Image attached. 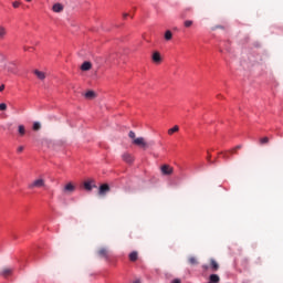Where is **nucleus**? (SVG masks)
Segmentation results:
<instances>
[{
	"label": "nucleus",
	"mask_w": 283,
	"mask_h": 283,
	"mask_svg": "<svg viewBox=\"0 0 283 283\" xmlns=\"http://www.w3.org/2000/svg\"><path fill=\"white\" fill-rule=\"evenodd\" d=\"M92 70V63L91 62H84L82 65H81V71L82 72H87Z\"/></svg>",
	"instance_id": "9b49d317"
},
{
	"label": "nucleus",
	"mask_w": 283,
	"mask_h": 283,
	"mask_svg": "<svg viewBox=\"0 0 283 283\" xmlns=\"http://www.w3.org/2000/svg\"><path fill=\"white\" fill-rule=\"evenodd\" d=\"M221 156H223V158L226 159V160H229V158H230V156H229V150L228 151H226V153H219Z\"/></svg>",
	"instance_id": "bb28decb"
},
{
	"label": "nucleus",
	"mask_w": 283,
	"mask_h": 283,
	"mask_svg": "<svg viewBox=\"0 0 283 283\" xmlns=\"http://www.w3.org/2000/svg\"><path fill=\"white\" fill-rule=\"evenodd\" d=\"M184 25H185V28H191V25H193V21L192 20H186L184 22Z\"/></svg>",
	"instance_id": "4be33fe9"
},
{
	"label": "nucleus",
	"mask_w": 283,
	"mask_h": 283,
	"mask_svg": "<svg viewBox=\"0 0 283 283\" xmlns=\"http://www.w3.org/2000/svg\"><path fill=\"white\" fill-rule=\"evenodd\" d=\"M75 191H76V186H74V184L72 182L66 184L62 189V192L66 195L74 193Z\"/></svg>",
	"instance_id": "39448f33"
},
{
	"label": "nucleus",
	"mask_w": 283,
	"mask_h": 283,
	"mask_svg": "<svg viewBox=\"0 0 283 283\" xmlns=\"http://www.w3.org/2000/svg\"><path fill=\"white\" fill-rule=\"evenodd\" d=\"M172 283H181V282H180V279H175V280L172 281Z\"/></svg>",
	"instance_id": "72a5a7b5"
},
{
	"label": "nucleus",
	"mask_w": 283,
	"mask_h": 283,
	"mask_svg": "<svg viewBox=\"0 0 283 283\" xmlns=\"http://www.w3.org/2000/svg\"><path fill=\"white\" fill-rule=\"evenodd\" d=\"M260 145H269V137H262L260 139Z\"/></svg>",
	"instance_id": "b1692460"
},
{
	"label": "nucleus",
	"mask_w": 283,
	"mask_h": 283,
	"mask_svg": "<svg viewBox=\"0 0 283 283\" xmlns=\"http://www.w3.org/2000/svg\"><path fill=\"white\" fill-rule=\"evenodd\" d=\"M123 160L125 161V163H128V164H130V163H134V157L132 156V155H129V154H124L123 155Z\"/></svg>",
	"instance_id": "ddd939ff"
},
{
	"label": "nucleus",
	"mask_w": 283,
	"mask_h": 283,
	"mask_svg": "<svg viewBox=\"0 0 283 283\" xmlns=\"http://www.w3.org/2000/svg\"><path fill=\"white\" fill-rule=\"evenodd\" d=\"M108 191H109V185L104 184L99 186V190H98L99 196H105V193H108Z\"/></svg>",
	"instance_id": "6e6552de"
},
{
	"label": "nucleus",
	"mask_w": 283,
	"mask_h": 283,
	"mask_svg": "<svg viewBox=\"0 0 283 283\" xmlns=\"http://www.w3.org/2000/svg\"><path fill=\"white\" fill-rule=\"evenodd\" d=\"M128 258H129L130 262H136V260H138V252H136V251L130 252Z\"/></svg>",
	"instance_id": "4468645a"
},
{
	"label": "nucleus",
	"mask_w": 283,
	"mask_h": 283,
	"mask_svg": "<svg viewBox=\"0 0 283 283\" xmlns=\"http://www.w3.org/2000/svg\"><path fill=\"white\" fill-rule=\"evenodd\" d=\"M180 127H178V125L174 126L172 128L168 129V134L169 136L176 134V132H179Z\"/></svg>",
	"instance_id": "6ab92c4d"
},
{
	"label": "nucleus",
	"mask_w": 283,
	"mask_h": 283,
	"mask_svg": "<svg viewBox=\"0 0 283 283\" xmlns=\"http://www.w3.org/2000/svg\"><path fill=\"white\" fill-rule=\"evenodd\" d=\"M229 154H238V150H233V148H232L229 150Z\"/></svg>",
	"instance_id": "2f4dec72"
},
{
	"label": "nucleus",
	"mask_w": 283,
	"mask_h": 283,
	"mask_svg": "<svg viewBox=\"0 0 283 283\" xmlns=\"http://www.w3.org/2000/svg\"><path fill=\"white\" fill-rule=\"evenodd\" d=\"M133 145H136L137 147H142V149L149 148V144L145 142V137H137L135 140H133Z\"/></svg>",
	"instance_id": "f03ea898"
},
{
	"label": "nucleus",
	"mask_w": 283,
	"mask_h": 283,
	"mask_svg": "<svg viewBox=\"0 0 283 283\" xmlns=\"http://www.w3.org/2000/svg\"><path fill=\"white\" fill-rule=\"evenodd\" d=\"M33 129H34V132H39V129H41V123L35 122V123L33 124Z\"/></svg>",
	"instance_id": "393cba45"
},
{
	"label": "nucleus",
	"mask_w": 283,
	"mask_h": 283,
	"mask_svg": "<svg viewBox=\"0 0 283 283\" xmlns=\"http://www.w3.org/2000/svg\"><path fill=\"white\" fill-rule=\"evenodd\" d=\"M85 98L92 101V98H96V93L94 91H88L85 93Z\"/></svg>",
	"instance_id": "f3484780"
},
{
	"label": "nucleus",
	"mask_w": 283,
	"mask_h": 283,
	"mask_svg": "<svg viewBox=\"0 0 283 283\" xmlns=\"http://www.w3.org/2000/svg\"><path fill=\"white\" fill-rule=\"evenodd\" d=\"M42 187H45V179L43 178L35 179L29 185V189H41Z\"/></svg>",
	"instance_id": "f257e3e1"
},
{
	"label": "nucleus",
	"mask_w": 283,
	"mask_h": 283,
	"mask_svg": "<svg viewBox=\"0 0 283 283\" xmlns=\"http://www.w3.org/2000/svg\"><path fill=\"white\" fill-rule=\"evenodd\" d=\"M128 138H130L132 140H136L138 137H136V133H134L133 130H130L128 133Z\"/></svg>",
	"instance_id": "5701e85b"
},
{
	"label": "nucleus",
	"mask_w": 283,
	"mask_h": 283,
	"mask_svg": "<svg viewBox=\"0 0 283 283\" xmlns=\"http://www.w3.org/2000/svg\"><path fill=\"white\" fill-rule=\"evenodd\" d=\"M34 74H35V76H36L38 78H40V81H44V78H45V73H44V72H41V71H39V70H35V71H34Z\"/></svg>",
	"instance_id": "2eb2a0df"
},
{
	"label": "nucleus",
	"mask_w": 283,
	"mask_h": 283,
	"mask_svg": "<svg viewBox=\"0 0 283 283\" xmlns=\"http://www.w3.org/2000/svg\"><path fill=\"white\" fill-rule=\"evenodd\" d=\"M83 187H84L85 191H92L93 189H96V184H95L94 179H88V180L84 181Z\"/></svg>",
	"instance_id": "20e7f679"
},
{
	"label": "nucleus",
	"mask_w": 283,
	"mask_h": 283,
	"mask_svg": "<svg viewBox=\"0 0 283 283\" xmlns=\"http://www.w3.org/2000/svg\"><path fill=\"white\" fill-rule=\"evenodd\" d=\"M189 264H191L192 266H196L198 264V259H196V256H190L188 259Z\"/></svg>",
	"instance_id": "aec40b11"
},
{
	"label": "nucleus",
	"mask_w": 283,
	"mask_h": 283,
	"mask_svg": "<svg viewBox=\"0 0 283 283\" xmlns=\"http://www.w3.org/2000/svg\"><path fill=\"white\" fill-rule=\"evenodd\" d=\"M97 254L99 258H104V260H109V250L107 248H101Z\"/></svg>",
	"instance_id": "423d86ee"
},
{
	"label": "nucleus",
	"mask_w": 283,
	"mask_h": 283,
	"mask_svg": "<svg viewBox=\"0 0 283 283\" xmlns=\"http://www.w3.org/2000/svg\"><path fill=\"white\" fill-rule=\"evenodd\" d=\"M166 41H171L174 39V33L170 30H167L164 35Z\"/></svg>",
	"instance_id": "dca6fc26"
},
{
	"label": "nucleus",
	"mask_w": 283,
	"mask_h": 283,
	"mask_svg": "<svg viewBox=\"0 0 283 283\" xmlns=\"http://www.w3.org/2000/svg\"><path fill=\"white\" fill-rule=\"evenodd\" d=\"M6 34H8V30L4 27H0V40L3 41L6 39Z\"/></svg>",
	"instance_id": "a211bd4d"
},
{
	"label": "nucleus",
	"mask_w": 283,
	"mask_h": 283,
	"mask_svg": "<svg viewBox=\"0 0 283 283\" xmlns=\"http://www.w3.org/2000/svg\"><path fill=\"white\" fill-rule=\"evenodd\" d=\"M52 10H53V12H56V13L63 12V4L55 3V4H53Z\"/></svg>",
	"instance_id": "f8f14e48"
},
{
	"label": "nucleus",
	"mask_w": 283,
	"mask_h": 283,
	"mask_svg": "<svg viewBox=\"0 0 283 283\" xmlns=\"http://www.w3.org/2000/svg\"><path fill=\"white\" fill-rule=\"evenodd\" d=\"M208 163L213 164V161H211V154L208 153Z\"/></svg>",
	"instance_id": "7c9ffc66"
},
{
	"label": "nucleus",
	"mask_w": 283,
	"mask_h": 283,
	"mask_svg": "<svg viewBox=\"0 0 283 283\" xmlns=\"http://www.w3.org/2000/svg\"><path fill=\"white\" fill-rule=\"evenodd\" d=\"M241 147H242V145H238V146H235V147L233 148L232 151H238V149H240Z\"/></svg>",
	"instance_id": "c756f323"
},
{
	"label": "nucleus",
	"mask_w": 283,
	"mask_h": 283,
	"mask_svg": "<svg viewBox=\"0 0 283 283\" xmlns=\"http://www.w3.org/2000/svg\"><path fill=\"white\" fill-rule=\"evenodd\" d=\"M18 132H19L20 136H25V126L19 125Z\"/></svg>",
	"instance_id": "412c9836"
},
{
	"label": "nucleus",
	"mask_w": 283,
	"mask_h": 283,
	"mask_svg": "<svg viewBox=\"0 0 283 283\" xmlns=\"http://www.w3.org/2000/svg\"><path fill=\"white\" fill-rule=\"evenodd\" d=\"M160 171H161L163 176H171L174 174V167L165 164L160 167Z\"/></svg>",
	"instance_id": "7ed1b4c3"
},
{
	"label": "nucleus",
	"mask_w": 283,
	"mask_h": 283,
	"mask_svg": "<svg viewBox=\"0 0 283 283\" xmlns=\"http://www.w3.org/2000/svg\"><path fill=\"white\" fill-rule=\"evenodd\" d=\"M23 149H24V148H23V146L18 147V150H17V151H18V154L23 153Z\"/></svg>",
	"instance_id": "c85d7f7f"
},
{
	"label": "nucleus",
	"mask_w": 283,
	"mask_h": 283,
	"mask_svg": "<svg viewBox=\"0 0 283 283\" xmlns=\"http://www.w3.org/2000/svg\"><path fill=\"white\" fill-rule=\"evenodd\" d=\"M0 275L2 277H9V275H12V268H4L0 271Z\"/></svg>",
	"instance_id": "1a4fd4ad"
},
{
	"label": "nucleus",
	"mask_w": 283,
	"mask_h": 283,
	"mask_svg": "<svg viewBox=\"0 0 283 283\" xmlns=\"http://www.w3.org/2000/svg\"><path fill=\"white\" fill-rule=\"evenodd\" d=\"M151 59L157 65H159V63H163V57L160 56V52L158 51L153 53Z\"/></svg>",
	"instance_id": "0eeeda50"
},
{
	"label": "nucleus",
	"mask_w": 283,
	"mask_h": 283,
	"mask_svg": "<svg viewBox=\"0 0 283 283\" xmlns=\"http://www.w3.org/2000/svg\"><path fill=\"white\" fill-rule=\"evenodd\" d=\"M203 269H209V266H207V265H203Z\"/></svg>",
	"instance_id": "e433bc0d"
},
{
	"label": "nucleus",
	"mask_w": 283,
	"mask_h": 283,
	"mask_svg": "<svg viewBox=\"0 0 283 283\" xmlns=\"http://www.w3.org/2000/svg\"><path fill=\"white\" fill-rule=\"evenodd\" d=\"M28 2L32 1V0H27Z\"/></svg>",
	"instance_id": "4c0bfd02"
},
{
	"label": "nucleus",
	"mask_w": 283,
	"mask_h": 283,
	"mask_svg": "<svg viewBox=\"0 0 283 283\" xmlns=\"http://www.w3.org/2000/svg\"><path fill=\"white\" fill-rule=\"evenodd\" d=\"M210 266L212 271H218V269H220V264H218L216 259H210Z\"/></svg>",
	"instance_id": "9d476101"
},
{
	"label": "nucleus",
	"mask_w": 283,
	"mask_h": 283,
	"mask_svg": "<svg viewBox=\"0 0 283 283\" xmlns=\"http://www.w3.org/2000/svg\"><path fill=\"white\" fill-rule=\"evenodd\" d=\"M19 6H21V2H19V1H14V2L12 3V7H13V8H19Z\"/></svg>",
	"instance_id": "cd10ccee"
},
{
	"label": "nucleus",
	"mask_w": 283,
	"mask_h": 283,
	"mask_svg": "<svg viewBox=\"0 0 283 283\" xmlns=\"http://www.w3.org/2000/svg\"><path fill=\"white\" fill-rule=\"evenodd\" d=\"M8 109V105L6 103L0 104V112H6Z\"/></svg>",
	"instance_id": "a878e982"
},
{
	"label": "nucleus",
	"mask_w": 283,
	"mask_h": 283,
	"mask_svg": "<svg viewBox=\"0 0 283 283\" xmlns=\"http://www.w3.org/2000/svg\"><path fill=\"white\" fill-rule=\"evenodd\" d=\"M218 29H221V30H222L223 28L220 27V25H218V27L214 28V30H218Z\"/></svg>",
	"instance_id": "c9c22d12"
},
{
	"label": "nucleus",
	"mask_w": 283,
	"mask_h": 283,
	"mask_svg": "<svg viewBox=\"0 0 283 283\" xmlns=\"http://www.w3.org/2000/svg\"><path fill=\"white\" fill-rule=\"evenodd\" d=\"M127 17H129V13H124V14H123V18H124V19H127Z\"/></svg>",
	"instance_id": "f704fd0d"
},
{
	"label": "nucleus",
	"mask_w": 283,
	"mask_h": 283,
	"mask_svg": "<svg viewBox=\"0 0 283 283\" xmlns=\"http://www.w3.org/2000/svg\"><path fill=\"white\" fill-rule=\"evenodd\" d=\"M4 90H6V85L2 84V85L0 86V92H3Z\"/></svg>",
	"instance_id": "473e14b6"
}]
</instances>
